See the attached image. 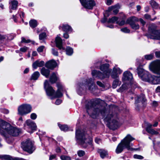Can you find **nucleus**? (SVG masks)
<instances>
[{
    "label": "nucleus",
    "instance_id": "f257e3e1",
    "mask_svg": "<svg viewBox=\"0 0 160 160\" xmlns=\"http://www.w3.org/2000/svg\"><path fill=\"white\" fill-rule=\"evenodd\" d=\"M87 112L90 116L93 118H96L99 114L105 117V121L109 123L110 129L114 130L118 126V121L113 119L114 114L111 110H106L105 108L103 106L98 105L93 107L92 102H89L86 106Z\"/></svg>",
    "mask_w": 160,
    "mask_h": 160
},
{
    "label": "nucleus",
    "instance_id": "f03ea898",
    "mask_svg": "<svg viewBox=\"0 0 160 160\" xmlns=\"http://www.w3.org/2000/svg\"><path fill=\"white\" fill-rule=\"evenodd\" d=\"M20 132L19 129L12 126L3 120H0V134L2 136L7 138L8 134L17 136Z\"/></svg>",
    "mask_w": 160,
    "mask_h": 160
},
{
    "label": "nucleus",
    "instance_id": "7ed1b4c3",
    "mask_svg": "<svg viewBox=\"0 0 160 160\" xmlns=\"http://www.w3.org/2000/svg\"><path fill=\"white\" fill-rule=\"evenodd\" d=\"M134 139L135 138L130 135H127L118 145L116 149V152L117 153H121L124 148H126L128 150H137V149H135L131 147L132 144L130 142Z\"/></svg>",
    "mask_w": 160,
    "mask_h": 160
},
{
    "label": "nucleus",
    "instance_id": "20e7f679",
    "mask_svg": "<svg viewBox=\"0 0 160 160\" xmlns=\"http://www.w3.org/2000/svg\"><path fill=\"white\" fill-rule=\"evenodd\" d=\"M122 80L124 83L117 90L118 92H122L128 89L133 83L132 75L129 71H126L123 73Z\"/></svg>",
    "mask_w": 160,
    "mask_h": 160
},
{
    "label": "nucleus",
    "instance_id": "39448f33",
    "mask_svg": "<svg viewBox=\"0 0 160 160\" xmlns=\"http://www.w3.org/2000/svg\"><path fill=\"white\" fill-rule=\"evenodd\" d=\"M88 135L83 131L80 129L77 130L76 137L78 142L82 145L84 148H86L90 142L88 141L87 137Z\"/></svg>",
    "mask_w": 160,
    "mask_h": 160
},
{
    "label": "nucleus",
    "instance_id": "423d86ee",
    "mask_svg": "<svg viewBox=\"0 0 160 160\" xmlns=\"http://www.w3.org/2000/svg\"><path fill=\"white\" fill-rule=\"evenodd\" d=\"M145 81L154 84L160 83V77H152L147 71L144 72L141 77Z\"/></svg>",
    "mask_w": 160,
    "mask_h": 160
},
{
    "label": "nucleus",
    "instance_id": "0eeeda50",
    "mask_svg": "<svg viewBox=\"0 0 160 160\" xmlns=\"http://www.w3.org/2000/svg\"><path fill=\"white\" fill-rule=\"evenodd\" d=\"M156 28L157 26L155 24H151L149 27L148 30L149 33L148 36L151 39L160 40V30H156Z\"/></svg>",
    "mask_w": 160,
    "mask_h": 160
},
{
    "label": "nucleus",
    "instance_id": "6e6552de",
    "mask_svg": "<svg viewBox=\"0 0 160 160\" xmlns=\"http://www.w3.org/2000/svg\"><path fill=\"white\" fill-rule=\"evenodd\" d=\"M22 148L23 150L31 154L35 149L34 144L29 139L24 141L22 143Z\"/></svg>",
    "mask_w": 160,
    "mask_h": 160
},
{
    "label": "nucleus",
    "instance_id": "1a4fd4ad",
    "mask_svg": "<svg viewBox=\"0 0 160 160\" xmlns=\"http://www.w3.org/2000/svg\"><path fill=\"white\" fill-rule=\"evenodd\" d=\"M32 107L30 105L24 104L20 106L18 108V114L23 115L30 113L31 111Z\"/></svg>",
    "mask_w": 160,
    "mask_h": 160
},
{
    "label": "nucleus",
    "instance_id": "9d476101",
    "mask_svg": "<svg viewBox=\"0 0 160 160\" xmlns=\"http://www.w3.org/2000/svg\"><path fill=\"white\" fill-rule=\"evenodd\" d=\"M149 68L153 73L160 75V60L152 62L149 65Z\"/></svg>",
    "mask_w": 160,
    "mask_h": 160
},
{
    "label": "nucleus",
    "instance_id": "9b49d317",
    "mask_svg": "<svg viewBox=\"0 0 160 160\" xmlns=\"http://www.w3.org/2000/svg\"><path fill=\"white\" fill-rule=\"evenodd\" d=\"M94 80L90 78L88 80L86 83L80 84V87L83 89H88L90 91H93L95 88V84L93 83Z\"/></svg>",
    "mask_w": 160,
    "mask_h": 160
},
{
    "label": "nucleus",
    "instance_id": "f8f14e48",
    "mask_svg": "<svg viewBox=\"0 0 160 160\" xmlns=\"http://www.w3.org/2000/svg\"><path fill=\"white\" fill-rule=\"evenodd\" d=\"M139 21L138 19L135 17H131L127 20L126 22L129 24L133 29H138L139 28V24L136 23Z\"/></svg>",
    "mask_w": 160,
    "mask_h": 160
},
{
    "label": "nucleus",
    "instance_id": "ddd939ff",
    "mask_svg": "<svg viewBox=\"0 0 160 160\" xmlns=\"http://www.w3.org/2000/svg\"><path fill=\"white\" fill-rule=\"evenodd\" d=\"M82 5L85 8L88 9H92L95 5L93 0H79Z\"/></svg>",
    "mask_w": 160,
    "mask_h": 160
},
{
    "label": "nucleus",
    "instance_id": "4468645a",
    "mask_svg": "<svg viewBox=\"0 0 160 160\" xmlns=\"http://www.w3.org/2000/svg\"><path fill=\"white\" fill-rule=\"evenodd\" d=\"M44 88L48 96H52L54 94V90L51 86H49L48 82L47 80H46L44 82Z\"/></svg>",
    "mask_w": 160,
    "mask_h": 160
},
{
    "label": "nucleus",
    "instance_id": "2eb2a0df",
    "mask_svg": "<svg viewBox=\"0 0 160 160\" xmlns=\"http://www.w3.org/2000/svg\"><path fill=\"white\" fill-rule=\"evenodd\" d=\"M109 65L108 63H105L102 65L100 68V69L105 74H108L109 77L111 71V69H109Z\"/></svg>",
    "mask_w": 160,
    "mask_h": 160
},
{
    "label": "nucleus",
    "instance_id": "dca6fc26",
    "mask_svg": "<svg viewBox=\"0 0 160 160\" xmlns=\"http://www.w3.org/2000/svg\"><path fill=\"white\" fill-rule=\"evenodd\" d=\"M92 74L93 76L96 75L97 77L101 79L109 77L107 74H106L103 73H102L96 70L93 71L92 72Z\"/></svg>",
    "mask_w": 160,
    "mask_h": 160
},
{
    "label": "nucleus",
    "instance_id": "f3484780",
    "mask_svg": "<svg viewBox=\"0 0 160 160\" xmlns=\"http://www.w3.org/2000/svg\"><path fill=\"white\" fill-rule=\"evenodd\" d=\"M146 130L149 133L152 135H157L158 133L151 128L152 125L150 123L147 122L146 123Z\"/></svg>",
    "mask_w": 160,
    "mask_h": 160
},
{
    "label": "nucleus",
    "instance_id": "a211bd4d",
    "mask_svg": "<svg viewBox=\"0 0 160 160\" xmlns=\"http://www.w3.org/2000/svg\"><path fill=\"white\" fill-rule=\"evenodd\" d=\"M26 125L28 127V128L32 130H36L37 126L35 123L30 120H27L24 124L25 126Z\"/></svg>",
    "mask_w": 160,
    "mask_h": 160
},
{
    "label": "nucleus",
    "instance_id": "6ab92c4d",
    "mask_svg": "<svg viewBox=\"0 0 160 160\" xmlns=\"http://www.w3.org/2000/svg\"><path fill=\"white\" fill-rule=\"evenodd\" d=\"M55 42L56 47L59 49L65 50V48L62 46V39L59 37H57L56 38Z\"/></svg>",
    "mask_w": 160,
    "mask_h": 160
},
{
    "label": "nucleus",
    "instance_id": "aec40b11",
    "mask_svg": "<svg viewBox=\"0 0 160 160\" xmlns=\"http://www.w3.org/2000/svg\"><path fill=\"white\" fill-rule=\"evenodd\" d=\"M57 66V63L54 60H52L47 62L46 64V67L48 68L53 69Z\"/></svg>",
    "mask_w": 160,
    "mask_h": 160
},
{
    "label": "nucleus",
    "instance_id": "412c9836",
    "mask_svg": "<svg viewBox=\"0 0 160 160\" xmlns=\"http://www.w3.org/2000/svg\"><path fill=\"white\" fill-rule=\"evenodd\" d=\"M120 7V5L119 4H117L114 6H112L108 8V11L109 12L113 10V13L115 14H117L118 12V9Z\"/></svg>",
    "mask_w": 160,
    "mask_h": 160
},
{
    "label": "nucleus",
    "instance_id": "4be33fe9",
    "mask_svg": "<svg viewBox=\"0 0 160 160\" xmlns=\"http://www.w3.org/2000/svg\"><path fill=\"white\" fill-rule=\"evenodd\" d=\"M2 160H26L22 158H12L8 155H0V159Z\"/></svg>",
    "mask_w": 160,
    "mask_h": 160
},
{
    "label": "nucleus",
    "instance_id": "5701e85b",
    "mask_svg": "<svg viewBox=\"0 0 160 160\" xmlns=\"http://www.w3.org/2000/svg\"><path fill=\"white\" fill-rule=\"evenodd\" d=\"M146 101L145 96L143 95H141L140 96H137L136 97L135 102L137 103L140 102L143 103Z\"/></svg>",
    "mask_w": 160,
    "mask_h": 160
},
{
    "label": "nucleus",
    "instance_id": "b1692460",
    "mask_svg": "<svg viewBox=\"0 0 160 160\" xmlns=\"http://www.w3.org/2000/svg\"><path fill=\"white\" fill-rule=\"evenodd\" d=\"M10 7L12 9L15 10L18 6V2L17 1L15 0H11L9 2Z\"/></svg>",
    "mask_w": 160,
    "mask_h": 160
},
{
    "label": "nucleus",
    "instance_id": "393cba45",
    "mask_svg": "<svg viewBox=\"0 0 160 160\" xmlns=\"http://www.w3.org/2000/svg\"><path fill=\"white\" fill-rule=\"evenodd\" d=\"M41 73L42 75L45 76L46 78H48L50 73V71L48 69H46L44 68H43L41 69Z\"/></svg>",
    "mask_w": 160,
    "mask_h": 160
},
{
    "label": "nucleus",
    "instance_id": "a878e982",
    "mask_svg": "<svg viewBox=\"0 0 160 160\" xmlns=\"http://www.w3.org/2000/svg\"><path fill=\"white\" fill-rule=\"evenodd\" d=\"M58 78L56 74L53 73L50 78L49 81L52 83H55L57 80Z\"/></svg>",
    "mask_w": 160,
    "mask_h": 160
},
{
    "label": "nucleus",
    "instance_id": "bb28decb",
    "mask_svg": "<svg viewBox=\"0 0 160 160\" xmlns=\"http://www.w3.org/2000/svg\"><path fill=\"white\" fill-rule=\"evenodd\" d=\"M62 28L63 31L67 32L70 31H72L71 28L70 26L68 24L63 25L62 26Z\"/></svg>",
    "mask_w": 160,
    "mask_h": 160
},
{
    "label": "nucleus",
    "instance_id": "cd10ccee",
    "mask_svg": "<svg viewBox=\"0 0 160 160\" xmlns=\"http://www.w3.org/2000/svg\"><path fill=\"white\" fill-rule=\"evenodd\" d=\"M98 152L100 154L101 157L102 158H104L107 154V152L103 149H98Z\"/></svg>",
    "mask_w": 160,
    "mask_h": 160
},
{
    "label": "nucleus",
    "instance_id": "c85d7f7f",
    "mask_svg": "<svg viewBox=\"0 0 160 160\" xmlns=\"http://www.w3.org/2000/svg\"><path fill=\"white\" fill-rule=\"evenodd\" d=\"M40 75V73L38 72H35L32 75L31 79L36 80L38 79Z\"/></svg>",
    "mask_w": 160,
    "mask_h": 160
},
{
    "label": "nucleus",
    "instance_id": "c756f323",
    "mask_svg": "<svg viewBox=\"0 0 160 160\" xmlns=\"http://www.w3.org/2000/svg\"><path fill=\"white\" fill-rule=\"evenodd\" d=\"M29 25L31 28H34L37 26L38 23L36 20L32 19L30 21Z\"/></svg>",
    "mask_w": 160,
    "mask_h": 160
},
{
    "label": "nucleus",
    "instance_id": "7c9ffc66",
    "mask_svg": "<svg viewBox=\"0 0 160 160\" xmlns=\"http://www.w3.org/2000/svg\"><path fill=\"white\" fill-rule=\"evenodd\" d=\"M121 84V82L119 81L118 79L115 80L112 84V87L113 88H116L118 85Z\"/></svg>",
    "mask_w": 160,
    "mask_h": 160
},
{
    "label": "nucleus",
    "instance_id": "2f4dec72",
    "mask_svg": "<svg viewBox=\"0 0 160 160\" xmlns=\"http://www.w3.org/2000/svg\"><path fill=\"white\" fill-rule=\"evenodd\" d=\"M150 4L153 8H157L158 7V4L154 0H151L150 1Z\"/></svg>",
    "mask_w": 160,
    "mask_h": 160
},
{
    "label": "nucleus",
    "instance_id": "473e14b6",
    "mask_svg": "<svg viewBox=\"0 0 160 160\" xmlns=\"http://www.w3.org/2000/svg\"><path fill=\"white\" fill-rule=\"evenodd\" d=\"M58 125L62 131H66L68 130V126L67 125H62L60 124H58Z\"/></svg>",
    "mask_w": 160,
    "mask_h": 160
},
{
    "label": "nucleus",
    "instance_id": "72a5a7b5",
    "mask_svg": "<svg viewBox=\"0 0 160 160\" xmlns=\"http://www.w3.org/2000/svg\"><path fill=\"white\" fill-rule=\"evenodd\" d=\"M66 53L68 55H71L73 53V50L72 48L68 47L66 48Z\"/></svg>",
    "mask_w": 160,
    "mask_h": 160
},
{
    "label": "nucleus",
    "instance_id": "f704fd0d",
    "mask_svg": "<svg viewBox=\"0 0 160 160\" xmlns=\"http://www.w3.org/2000/svg\"><path fill=\"white\" fill-rule=\"evenodd\" d=\"M118 18L116 17H113L111 18H109L108 20V22L110 23H114L116 21H118Z\"/></svg>",
    "mask_w": 160,
    "mask_h": 160
},
{
    "label": "nucleus",
    "instance_id": "c9c22d12",
    "mask_svg": "<svg viewBox=\"0 0 160 160\" xmlns=\"http://www.w3.org/2000/svg\"><path fill=\"white\" fill-rule=\"evenodd\" d=\"M137 70L138 75L140 77H141L142 75L144 73V72L146 71L142 68H138Z\"/></svg>",
    "mask_w": 160,
    "mask_h": 160
},
{
    "label": "nucleus",
    "instance_id": "e433bc0d",
    "mask_svg": "<svg viewBox=\"0 0 160 160\" xmlns=\"http://www.w3.org/2000/svg\"><path fill=\"white\" fill-rule=\"evenodd\" d=\"M153 54L146 55L144 56L145 58L147 60H151L153 59Z\"/></svg>",
    "mask_w": 160,
    "mask_h": 160
},
{
    "label": "nucleus",
    "instance_id": "4c0bfd02",
    "mask_svg": "<svg viewBox=\"0 0 160 160\" xmlns=\"http://www.w3.org/2000/svg\"><path fill=\"white\" fill-rule=\"evenodd\" d=\"M115 69H113L112 73L111 76L112 78H115L118 77V73L115 71Z\"/></svg>",
    "mask_w": 160,
    "mask_h": 160
},
{
    "label": "nucleus",
    "instance_id": "58836bf2",
    "mask_svg": "<svg viewBox=\"0 0 160 160\" xmlns=\"http://www.w3.org/2000/svg\"><path fill=\"white\" fill-rule=\"evenodd\" d=\"M62 95V94L61 92V90H58L56 92L55 94V97H60Z\"/></svg>",
    "mask_w": 160,
    "mask_h": 160
},
{
    "label": "nucleus",
    "instance_id": "ea45409f",
    "mask_svg": "<svg viewBox=\"0 0 160 160\" xmlns=\"http://www.w3.org/2000/svg\"><path fill=\"white\" fill-rule=\"evenodd\" d=\"M60 158L62 160H71V158L67 156L61 155Z\"/></svg>",
    "mask_w": 160,
    "mask_h": 160
},
{
    "label": "nucleus",
    "instance_id": "a19ab883",
    "mask_svg": "<svg viewBox=\"0 0 160 160\" xmlns=\"http://www.w3.org/2000/svg\"><path fill=\"white\" fill-rule=\"evenodd\" d=\"M46 33L45 32H43L39 35V39L42 40L44 39L46 37Z\"/></svg>",
    "mask_w": 160,
    "mask_h": 160
},
{
    "label": "nucleus",
    "instance_id": "79ce46f5",
    "mask_svg": "<svg viewBox=\"0 0 160 160\" xmlns=\"http://www.w3.org/2000/svg\"><path fill=\"white\" fill-rule=\"evenodd\" d=\"M85 154V152L82 150L79 151L78 152V154L79 157H81L83 156Z\"/></svg>",
    "mask_w": 160,
    "mask_h": 160
},
{
    "label": "nucleus",
    "instance_id": "37998d69",
    "mask_svg": "<svg viewBox=\"0 0 160 160\" xmlns=\"http://www.w3.org/2000/svg\"><path fill=\"white\" fill-rule=\"evenodd\" d=\"M133 158H134L139 159H142L143 158V156L137 154L134 155L133 156Z\"/></svg>",
    "mask_w": 160,
    "mask_h": 160
},
{
    "label": "nucleus",
    "instance_id": "c03bdc74",
    "mask_svg": "<svg viewBox=\"0 0 160 160\" xmlns=\"http://www.w3.org/2000/svg\"><path fill=\"white\" fill-rule=\"evenodd\" d=\"M144 17L145 18L147 19H150L152 21H153L156 18V17H155L153 19H151V16L149 15L146 14L144 15Z\"/></svg>",
    "mask_w": 160,
    "mask_h": 160
},
{
    "label": "nucleus",
    "instance_id": "a18cd8bd",
    "mask_svg": "<svg viewBox=\"0 0 160 160\" xmlns=\"http://www.w3.org/2000/svg\"><path fill=\"white\" fill-rule=\"evenodd\" d=\"M113 69H115V71L116 72H117L118 74H121L122 72V70H121L120 69V68H116L115 67L113 68Z\"/></svg>",
    "mask_w": 160,
    "mask_h": 160
},
{
    "label": "nucleus",
    "instance_id": "49530a36",
    "mask_svg": "<svg viewBox=\"0 0 160 160\" xmlns=\"http://www.w3.org/2000/svg\"><path fill=\"white\" fill-rule=\"evenodd\" d=\"M121 31L125 33H129L130 30L128 29L127 28H124L121 29Z\"/></svg>",
    "mask_w": 160,
    "mask_h": 160
},
{
    "label": "nucleus",
    "instance_id": "de8ad7c7",
    "mask_svg": "<svg viewBox=\"0 0 160 160\" xmlns=\"http://www.w3.org/2000/svg\"><path fill=\"white\" fill-rule=\"evenodd\" d=\"M116 23L120 26H122L125 23V21L124 20H122L120 22L118 21L116 22Z\"/></svg>",
    "mask_w": 160,
    "mask_h": 160
},
{
    "label": "nucleus",
    "instance_id": "09e8293b",
    "mask_svg": "<svg viewBox=\"0 0 160 160\" xmlns=\"http://www.w3.org/2000/svg\"><path fill=\"white\" fill-rule=\"evenodd\" d=\"M44 48V46H41L38 48L37 51L39 52H42Z\"/></svg>",
    "mask_w": 160,
    "mask_h": 160
},
{
    "label": "nucleus",
    "instance_id": "8fccbe9b",
    "mask_svg": "<svg viewBox=\"0 0 160 160\" xmlns=\"http://www.w3.org/2000/svg\"><path fill=\"white\" fill-rule=\"evenodd\" d=\"M38 67H41L44 65V62L43 61H38Z\"/></svg>",
    "mask_w": 160,
    "mask_h": 160
},
{
    "label": "nucleus",
    "instance_id": "3c124183",
    "mask_svg": "<svg viewBox=\"0 0 160 160\" xmlns=\"http://www.w3.org/2000/svg\"><path fill=\"white\" fill-rule=\"evenodd\" d=\"M31 41L30 40H26L24 38H22V42H25L26 43H28L30 42Z\"/></svg>",
    "mask_w": 160,
    "mask_h": 160
},
{
    "label": "nucleus",
    "instance_id": "603ef678",
    "mask_svg": "<svg viewBox=\"0 0 160 160\" xmlns=\"http://www.w3.org/2000/svg\"><path fill=\"white\" fill-rule=\"evenodd\" d=\"M38 67V61L34 62L32 64V67L34 69H36Z\"/></svg>",
    "mask_w": 160,
    "mask_h": 160
},
{
    "label": "nucleus",
    "instance_id": "864d4df0",
    "mask_svg": "<svg viewBox=\"0 0 160 160\" xmlns=\"http://www.w3.org/2000/svg\"><path fill=\"white\" fill-rule=\"evenodd\" d=\"M37 117L36 114L35 113H32L31 115V118L32 119H35Z\"/></svg>",
    "mask_w": 160,
    "mask_h": 160
},
{
    "label": "nucleus",
    "instance_id": "5fc2aeb1",
    "mask_svg": "<svg viewBox=\"0 0 160 160\" xmlns=\"http://www.w3.org/2000/svg\"><path fill=\"white\" fill-rule=\"evenodd\" d=\"M52 54L56 56L58 55V52L57 50H55L54 49H52Z\"/></svg>",
    "mask_w": 160,
    "mask_h": 160
},
{
    "label": "nucleus",
    "instance_id": "6e6d98bb",
    "mask_svg": "<svg viewBox=\"0 0 160 160\" xmlns=\"http://www.w3.org/2000/svg\"><path fill=\"white\" fill-rule=\"evenodd\" d=\"M155 53L157 58H160V51H156Z\"/></svg>",
    "mask_w": 160,
    "mask_h": 160
},
{
    "label": "nucleus",
    "instance_id": "4d7b16f0",
    "mask_svg": "<svg viewBox=\"0 0 160 160\" xmlns=\"http://www.w3.org/2000/svg\"><path fill=\"white\" fill-rule=\"evenodd\" d=\"M97 84L100 87H103L104 86V84L100 81H97Z\"/></svg>",
    "mask_w": 160,
    "mask_h": 160
},
{
    "label": "nucleus",
    "instance_id": "13d9d810",
    "mask_svg": "<svg viewBox=\"0 0 160 160\" xmlns=\"http://www.w3.org/2000/svg\"><path fill=\"white\" fill-rule=\"evenodd\" d=\"M95 142L97 144H99L101 142V140L99 138H96L95 139Z\"/></svg>",
    "mask_w": 160,
    "mask_h": 160
},
{
    "label": "nucleus",
    "instance_id": "bf43d9fd",
    "mask_svg": "<svg viewBox=\"0 0 160 160\" xmlns=\"http://www.w3.org/2000/svg\"><path fill=\"white\" fill-rule=\"evenodd\" d=\"M27 47H23L20 49V50L22 52H25L27 51Z\"/></svg>",
    "mask_w": 160,
    "mask_h": 160
},
{
    "label": "nucleus",
    "instance_id": "052dcab7",
    "mask_svg": "<svg viewBox=\"0 0 160 160\" xmlns=\"http://www.w3.org/2000/svg\"><path fill=\"white\" fill-rule=\"evenodd\" d=\"M152 105L153 107H157L158 105V103L157 102L154 101L152 102Z\"/></svg>",
    "mask_w": 160,
    "mask_h": 160
},
{
    "label": "nucleus",
    "instance_id": "680f3d73",
    "mask_svg": "<svg viewBox=\"0 0 160 160\" xmlns=\"http://www.w3.org/2000/svg\"><path fill=\"white\" fill-rule=\"evenodd\" d=\"M61 100L60 99H57L55 103L56 105H59L60 104L61 102Z\"/></svg>",
    "mask_w": 160,
    "mask_h": 160
},
{
    "label": "nucleus",
    "instance_id": "e2e57ef3",
    "mask_svg": "<svg viewBox=\"0 0 160 160\" xmlns=\"http://www.w3.org/2000/svg\"><path fill=\"white\" fill-rule=\"evenodd\" d=\"M112 0H107V4L108 5H110L112 3Z\"/></svg>",
    "mask_w": 160,
    "mask_h": 160
},
{
    "label": "nucleus",
    "instance_id": "0e129e2a",
    "mask_svg": "<svg viewBox=\"0 0 160 160\" xmlns=\"http://www.w3.org/2000/svg\"><path fill=\"white\" fill-rule=\"evenodd\" d=\"M63 37L66 39H68L69 38V36L67 33H65L63 34Z\"/></svg>",
    "mask_w": 160,
    "mask_h": 160
},
{
    "label": "nucleus",
    "instance_id": "69168bd1",
    "mask_svg": "<svg viewBox=\"0 0 160 160\" xmlns=\"http://www.w3.org/2000/svg\"><path fill=\"white\" fill-rule=\"evenodd\" d=\"M57 86L58 88V90H61L62 89V86L60 84L57 83Z\"/></svg>",
    "mask_w": 160,
    "mask_h": 160
},
{
    "label": "nucleus",
    "instance_id": "338daca9",
    "mask_svg": "<svg viewBox=\"0 0 160 160\" xmlns=\"http://www.w3.org/2000/svg\"><path fill=\"white\" fill-rule=\"evenodd\" d=\"M139 21L142 25H144L145 24V22L142 18L139 19Z\"/></svg>",
    "mask_w": 160,
    "mask_h": 160
},
{
    "label": "nucleus",
    "instance_id": "774afa93",
    "mask_svg": "<svg viewBox=\"0 0 160 160\" xmlns=\"http://www.w3.org/2000/svg\"><path fill=\"white\" fill-rule=\"evenodd\" d=\"M56 157V155H52L50 156L49 158V159L50 160H51L52 159H54Z\"/></svg>",
    "mask_w": 160,
    "mask_h": 160
}]
</instances>
